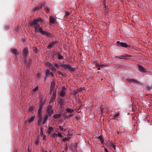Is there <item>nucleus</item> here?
<instances>
[{
  "instance_id": "obj_41",
  "label": "nucleus",
  "mask_w": 152,
  "mask_h": 152,
  "mask_svg": "<svg viewBox=\"0 0 152 152\" xmlns=\"http://www.w3.org/2000/svg\"><path fill=\"white\" fill-rule=\"evenodd\" d=\"M38 86H36L34 88L33 90V92H34L37 91L38 90Z\"/></svg>"
},
{
  "instance_id": "obj_9",
  "label": "nucleus",
  "mask_w": 152,
  "mask_h": 152,
  "mask_svg": "<svg viewBox=\"0 0 152 152\" xmlns=\"http://www.w3.org/2000/svg\"><path fill=\"white\" fill-rule=\"evenodd\" d=\"M44 3H42L40 5L36 7L34 9L32 10L33 12H34L37 10H39L40 9H41L43 7V5H44Z\"/></svg>"
},
{
  "instance_id": "obj_38",
  "label": "nucleus",
  "mask_w": 152,
  "mask_h": 152,
  "mask_svg": "<svg viewBox=\"0 0 152 152\" xmlns=\"http://www.w3.org/2000/svg\"><path fill=\"white\" fill-rule=\"evenodd\" d=\"M34 51L36 53H37V52L38 50L37 48L34 47L33 48Z\"/></svg>"
},
{
  "instance_id": "obj_13",
  "label": "nucleus",
  "mask_w": 152,
  "mask_h": 152,
  "mask_svg": "<svg viewBox=\"0 0 152 152\" xmlns=\"http://www.w3.org/2000/svg\"><path fill=\"white\" fill-rule=\"evenodd\" d=\"M70 134H69L68 136H67L66 137H65L64 138H63L62 139L61 138H59V139L60 140H62V141L64 142H65L66 141H68L70 139V136H71Z\"/></svg>"
},
{
  "instance_id": "obj_17",
  "label": "nucleus",
  "mask_w": 152,
  "mask_h": 152,
  "mask_svg": "<svg viewBox=\"0 0 152 152\" xmlns=\"http://www.w3.org/2000/svg\"><path fill=\"white\" fill-rule=\"evenodd\" d=\"M11 52L12 54H15V55H16L18 54V53L16 49L13 48L12 49Z\"/></svg>"
},
{
  "instance_id": "obj_45",
  "label": "nucleus",
  "mask_w": 152,
  "mask_h": 152,
  "mask_svg": "<svg viewBox=\"0 0 152 152\" xmlns=\"http://www.w3.org/2000/svg\"><path fill=\"white\" fill-rule=\"evenodd\" d=\"M58 75H61L62 76H64V74L63 73L60 71H58Z\"/></svg>"
},
{
  "instance_id": "obj_47",
  "label": "nucleus",
  "mask_w": 152,
  "mask_h": 152,
  "mask_svg": "<svg viewBox=\"0 0 152 152\" xmlns=\"http://www.w3.org/2000/svg\"><path fill=\"white\" fill-rule=\"evenodd\" d=\"M55 100V99L51 98L49 102V104L53 102Z\"/></svg>"
},
{
  "instance_id": "obj_48",
  "label": "nucleus",
  "mask_w": 152,
  "mask_h": 152,
  "mask_svg": "<svg viewBox=\"0 0 152 152\" xmlns=\"http://www.w3.org/2000/svg\"><path fill=\"white\" fill-rule=\"evenodd\" d=\"M43 137V139L44 140H46V136L45 134H43L42 135V136Z\"/></svg>"
},
{
  "instance_id": "obj_63",
  "label": "nucleus",
  "mask_w": 152,
  "mask_h": 152,
  "mask_svg": "<svg viewBox=\"0 0 152 152\" xmlns=\"http://www.w3.org/2000/svg\"><path fill=\"white\" fill-rule=\"evenodd\" d=\"M45 152H48L47 151H45Z\"/></svg>"
},
{
  "instance_id": "obj_55",
  "label": "nucleus",
  "mask_w": 152,
  "mask_h": 152,
  "mask_svg": "<svg viewBox=\"0 0 152 152\" xmlns=\"http://www.w3.org/2000/svg\"><path fill=\"white\" fill-rule=\"evenodd\" d=\"M104 150L105 152H109L107 149L106 148H104Z\"/></svg>"
},
{
  "instance_id": "obj_49",
  "label": "nucleus",
  "mask_w": 152,
  "mask_h": 152,
  "mask_svg": "<svg viewBox=\"0 0 152 152\" xmlns=\"http://www.w3.org/2000/svg\"><path fill=\"white\" fill-rule=\"evenodd\" d=\"M48 74H49L52 77H53L54 76L52 72H49V73Z\"/></svg>"
},
{
  "instance_id": "obj_26",
  "label": "nucleus",
  "mask_w": 152,
  "mask_h": 152,
  "mask_svg": "<svg viewBox=\"0 0 152 152\" xmlns=\"http://www.w3.org/2000/svg\"><path fill=\"white\" fill-rule=\"evenodd\" d=\"M43 7L45 10H46V11L48 12H49L50 9L48 7L45 6V4L44 5H43Z\"/></svg>"
},
{
  "instance_id": "obj_40",
  "label": "nucleus",
  "mask_w": 152,
  "mask_h": 152,
  "mask_svg": "<svg viewBox=\"0 0 152 152\" xmlns=\"http://www.w3.org/2000/svg\"><path fill=\"white\" fill-rule=\"evenodd\" d=\"M73 115V114H69V115L66 117L65 116V115H64V116L67 118H70V117H72Z\"/></svg>"
},
{
  "instance_id": "obj_43",
  "label": "nucleus",
  "mask_w": 152,
  "mask_h": 152,
  "mask_svg": "<svg viewBox=\"0 0 152 152\" xmlns=\"http://www.w3.org/2000/svg\"><path fill=\"white\" fill-rule=\"evenodd\" d=\"M120 115V113H116L115 115L113 116L114 118H116L118 116Z\"/></svg>"
},
{
  "instance_id": "obj_23",
  "label": "nucleus",
  "mask_w": 152,
  "mask_h": 152,
  "mask_svg": "<svg viewBox=\"0 0 152 152\" xmlns=\"http://www.w3.org/2000/svg\"><path fill=\"white\" fill-rule=\"evenodd\" d=\"M98 138L100 140L101 143H103L104 142V140L102 135H100L99 136Z\"/></svg>"
},
{
  "instance_id": "obj_39",
  "label": "nucleus",
  "mask_w": 152,
  "mask_h": 152,
  "mask_svg": "<svg viewBox=\"0 0 152 152\" xmlns=\"http://www.w3.org/2000/svg\"><path fill=\"white\" fill-rule=\"evenodd\" d=\"M57 134L56 133H53L51 134V136L53 137H55L56 136L57 137Z\"/></svg>"
},
{
  "instance_id": "obj_42",
  "label": "nucleus",
  "mask_w": 152,
  "mask_h": 152,
  "mask_svg": "<svg viewBox=\"0 0 152 152\" xmlns=\"http://www.w3.org/2000/svg\"><path fill=\"white\" fill-rule=\"evenodd\" d=\"M50 69L53 72H56V69L53 67V66L51 67Z\"/></svg>"
},
{
  "instance_id": "obj_1",
  "label": "nucleus",
  "mask_w": 152,
  "mask_h": 152,
  "mask_svg": "<svg viewBox=\"0 0 152 152\" xmlns=\"http://www.w3.org/2000/svg\"><path fill=\"white\" fill-rule=\"evenodd\" d=\"M43 20L39 17L34 20L30 24L31 26L34 27L35 29V31L36 32H40L43 35H45L46 37H52L53 35L50 32L43 30V28L42 27H40V24L39 22L42 23L43 22Z\"/></svg>"
},
{
  "instance_id": "obj_8",
  "label": "nucleus",
  "mask_w": 152,
  "mask_h": 152,
  "mask_svg": "<svg viewBox=\"0 0 152 152\" xmlns=\"http://www.w3.org/2000/svg\"><path fill=\"white\" fill-rule=\"evenodd\" d=\"M138 70L140 72L145 73L147 71L146 69L140 65H138Z\"/></svg>"
},
{
  "instance_id": "obj_59",
  "label": "nucleus",
  "mask_w": 152,
  "mask_h": 152,
  "mask_svg": "<svg viewBox=\"0 0 152 152\" xmlns=\"http://www.w3.org/2000/svg\"><path fill=\"white\" fill-rule=\"evenodd\" d=\"M117 132V134H121V132L120 131H118Z\"/></svg>"
},
{
  "instance_id": "obj_60",
  "label": "nucleus",
  "mask_w": 152,
  "mask_h": 152,
  "mask_svg": "<svg viewBox=\"0 0 152 152\" xmlns=\"http://www.w3.org/2000/svg\"><path fill=\"white\" fill-rule=\"evenodd\" d=\"M27 121H25V124H26V123H27Z\"/></svg>"
},
{
  "instance_id": "obj_3",
  "label": "nucleus",
  "mask_w": 152,
  "mask_h": 152,
  "mask_svg": "<svg viewBox=\"0 0 152 152\" xmlns=\"http://www.w3.org/2000/svg\"><path fill=\"white\" fill-rule=\"evenodd\" d=\"M52 106L51 105H49L48 106L47 109V114L49 117H50L53 113V110L52 109Z\"/></svg>"
},
{
  "instance_id": "obj_32",
  "label": "nucleus",
  "mask_w": 152,
  "mask_h": 152,
  "mask_svg": "<svg viewBox=\"0 0 152 152\" xmlns=\"http://www.w3.org/2000/svg\"><path fill=\"white\" fill-rule=\"evenodd\" d=\"M84 89V87H82L80 88L77 89V90L78 93L81 92Z\"/></svg>"
},
{
  "instance_id": "obj_29",
  "label": "nucleus",
  "mask_w": 152,
  "mask_h": 152,
  "mask_svg": "<svg viewBox=\"0 0 152 152\" xmlns=\"http://www.w3.org/2000/svg\"><path fill=\"white\" fill-rule=\"evenodd\" d=\"M35 118V116H33L31 117V118L28 120V122L29 123L32 122L34 119Z\"/></svg>"
},
{
  "instance_id": "obj_25",
  "label": "nucleus",
  "mask_w": 152,
  "mask_h": 152,
  "mask_svg": "<svg viewBox=\"0 0 152 152\" xmlns=\"http://www.w3.org/2000/svg\"><path fill=\"white\" fill-rule=\"evenodd\" d=\"M110 146L113 148L115 150L116 149V145L113 144L112 142H111L110 145Z\"/></svg>"
},
{
  "instance_id": "obj_57",
  "label": "nucleus",
  "mask_w": 152,
  "mask_h": 152,
  "mask_svg": "<svg viewBox=\"0 0 152 152\" xmlns=\"http://www.w3.org/2000/svg\"><path fill=\"white\" fill-rule=\"evenodd\" d=\"M104 7H105V8H107V6H106V2H104Z\"/></svg>"
},
{
  "instance_id": "obj_21",
  "label": "nucleus",
  "mask_w": 152,
  "mask_h": 152,
  "mask_svg": "<svg viewBox=\"0 0 152 152\" xmlns=\"http://www.w3.org/2000/svg\"><path fill=\"white\" fill-rule=\"evenodd\" d=\"M57 55L58 56V58L59 59L61 60L63 58V57L60 54V52H58L57 53Z\"/></svg>"
},
{
  "instance_id": "obj_52",
  "label": "nucleus",
  "mask_w": 152,
  "mask_h": 152,
  "mask_svg": "<svg viewBox=\"0 0 152 152\" xmlns=\"http://www.w3.org/2000/svg\"><path fill=\"white\" fill-rule=\"evenodd\" d=\"M39 102H44V101H43V99L42 98H41L40 99Z\"/></svg>"
},
{
  "instance_id": "obj_28",
  "label": "nucleus",
  "mask_w": 152,
  "mask_h": 152,
  "mask_svg": "<svg viewBox=\"0 0 152 152\" xmlns=\"http://www.w3.org/2000/svg\"><path fill=\"white\" fill-rule=\"evenodd\" d=\"M56 89H55V88H52V87H50V94H51L52 93V91H55Z\"/></svg>"
},
{
  "instance_id": "obj_15",
  "label": "nucleus",
  "mask_w": 152,
  "mask_h": 152,
  "mask_svg": "<svg viewBox=\"0 0 152 152\" xmlns=\"http://www.w3.org/2000/svg\"><path fill=\"white\" fill-rule=\"evenodd\" d=\"M66 89L65 88L63 87L62 88V90L60 93V95L62 97H63L65 95V92L64 91Z\"/></svg>"
},
{
  "instance_id": "obj_62",
  "label": "nucleus",
  "mask_w": 152,
  "mask_h": 152,
  "mask_svg": "<svg viewBox=\"0 0 152 152\" xmlns=\"http://www.w3.org/2000/svg\"><path fill=\"white\" fill-rule=\"evenodd\" d=\"M67 148H66V149H65V150H67Z\"/></svg>"
},
{
  "instance_id": "obj_4",
  "label": "nucleus",
  "mask_w": 152,
  "mask_h": 152,
  "mask_svg": "<svg viewBox=\"0 0 152 152\" xmlns=\"http://www.w3.org/2000/svg\"><path fill=\"white\" fill-rule=\"evenodd\" d=\"M132 56L131 55H128L127 54H125L124 55L119 56H116L115 57L117 58H118L120 59H128V57H132Z\"/></svg>"
},
{
  "instance_id": "obj_34",
  "label": "nucleus",
  "mask_w": 152,
  "mask_h": 152,
  "mask_svg": "<svg viewBox=\"0 0 152 152\" xmlns=\"http://www.w3.org/2000/svg\"><path fill=\"white\" fill-rule=\"evenodd\" d=\"M35 145H39V141L38 139H35Z\"/></svg>"
},
{
  "instance_id": "obj_11",
  "label": "nucleus",
  "mask_w": 152,
  "mask_h": 152,
  "mask_svg": "<svg viewBox=\"0 0 152 152\" xmlns=\"http://www.w3.org/2000/svg\"><path fill=\"white\" fill-rule=\"evenodd\" d=\"M23 56L25 57H26L27 56V55L29 53L28 50L27 48H25L23 49Z\"/></svg>"
},
{
  "instance_id": "obj_46",
  "label": "nucleus",
  "mask_w": 152,
  "mask_h": 152,
  "mask_svg": "<svg viewBox=\"0 0 152 152\" xmlns=\"http://www.w3.org/2000/svg\"><path fill=\"white\" fill-rule=\"evenodd\" d=\"M73 94H77L78 93V91H77V90H74L73 91Z\"/></svg>"
},
{
  "instance_id": "obj_16",
  "label": "nucleus",
  "mask_w": 152,
  "mask_h": 152,
  "mask_svg": "<svg viewBox=\"0 0 152 152\" xmlns=\"http://www.w3.org/2000/svg\"><path fill=\"white\" fill-rule=\"evenodd\" d=\"M54 131V129L52 126H50L48 127L47 132L48 133L50 134L52 132Z\"/></svg>"
},
{
  "instance_id": "obj_61",
  "label": "nucleus",
  "mask_w": 152,
  "mask_h": 152,
  "mask_svg": "<svg viewBox=\"0 0 152 152\" xmlns=\"http://www.w3.org/2000/svg\"><path fill=\"white\" fill-rule=\"evenodd\" d=\"M67 15H69V12H67Z\"/></svg>"
},
{
  "instance_id": "obj_5",
  "label": "nucleus",
  "mask_w": 152,
  "mask_h": 152,
  "mask_svg": "<svg viewBox=\"0 0 152 152\" xmlns=\"http://www.w3.org/2000/svg\"><path fill=\"white\" fill-rule=\"evenodd\" d=\"M58 41L57 40H56L54 41H53L52 42L50 43L47 46V48L48 49H51L53 46H54L55 44L58 43Z\"/></svg>"
},
{
  "instance_id": "obj_56",
  "label": "nucleus",
  "mask_w": 152,
  "mask_h": 152,
  "mask_svg": "<svg viewBox=\"0 0 152 152\" xmlns=\"http://www.w3.org/2000/svg\"><path fill=\"white\" fill-rule=\"evenodd\" d=\"M46 121H46V120L45 121V120H44L43 121V122H42L43 124H45V123H46Z\"/></svg>"
},
{
  "instance_id": "obj_50",
  "label": "nucleus",
  "mask_w": 152,
  "mask_h": 152,
  "mask_svg": "<svg viewBox=\"0 0 152 152\" xmlns=\"http://www.w3.org/2000/svg\"><path fill=\"white\" fill-rule=\"evenodd\" d=\"M59 128L61 130H63L64 129V128L61 126H59Z\"/></svg>"
},
{
  "instance_id": "obj_33",
  "label": "nucleus",
  "mask_w": 152,
  "mask_h": 152,
  "mask_svg": "<svg viewBox=\"0 0 152 152\" xmlns=\"http://www.w3.org/2000/svg\"><path fill=\"white\" fill-rule=\"evenodd\" d=\"M59 104L62 105L63 104H64V100L63 99H61L59 102Z\"/></svg>"
},
{
  "instance_id": "obj_36",
  "label": "nucleus",
  "mask_w": 152,
  "mask_h": 152,
  "mask_svg": "<svg viewBox=\"0 0 152 152\" xmlns=\"http://www.w3.org/2000/svg\"><path fill=\"white\" fill-rule=\"evenodd\" d=\"M42 107H39V108L38 110V114H42L41 112L42 111Z\"/></svg>"
},
{
  "instance_id": "obj_44",
  "label": "nucleus",
  "mask_w": 152,
  "mask_h": 152,
  "mask_svg": "<svg viewBox=\"0 0 152 152\" xmlns=\"http://www.w3.org/2000/svg\"><path fill=\"white\" fill-rule=\"evenodd\" d=\"M34 110V107L33 106H31L29 109V111L30 112Z\"/></svg>"
},
{
  "instance_id": "obj_31",
  "label": "nucleus",
  "mask_w": 152,
  "mask_h": 152,
  "mask_svg": "<svg viewBox=\"0 0 152 152\" xmlns=\"http://www.w3.org/2000/svg\"><path fill=\"white\" fill-rule=\"evenodd\" d=\"M48 117H49V115H48V114H45V116L44 117V120L46 121H47V120L48 119Z\"/></svg>"
},
{
  "instance_id": "obj_24",
  "label": "nucleus",
  "mask_w": 152,
  "mask_h": 152,
  "mask_svg": "<svg viewBox=\"0 0 152 152\" xmlns=\"http://www.w3.org/2000/svg\"><path fill=\"white\" fill-rule=\"evenodd\" d=\"M49 73V70L48 69H47L46 70L45 76V80L48 77V75Z\"/></svg>"
},
{
  "instance_id": "obj_18",
  "label": "nucleus",
  "mask_w": 152,
  "mask_h": 152,
  "mask_svg": "<svg viewBox=\"0 0 152 152\" xmlns=\"http://www.w3.org/2000/svg\"><path fill=\"white\" fill-rule=\"evenodd\" d=\"M61 115V113L58 114L54 115L53 117L55 119H57L59 118Z\"/></svg>"
},
{
  "instance_id": "obj_27",
  "label": "nucleus",
  "mask_w": 152,
  "mask_h": 152,
  "mask_svg": "<svg viewBox=\"0 0 152 152\" xmlns=\"http://www.w3.org/2000/svg\"><path fill=\"white\" fill-rule=\"evenodd\" d=\"M55 85V83L54 80H53L51 82V86L50 87L52 88H55L54 86Z\"/></svg>"
},
{
  "instance_id": "obj_64",
  "label": "nucleus",
  "mask_w": 152,
  "mask_h": 152,
  "mask_svg": "<svg viewBox=\"0 0 152 152\" xmlns=\"http://www.w3.org/2000/svg\"><path fill=\"white\" fill-rule=\"evenodd\" d=\"M50 152H51V151H50Z\"/></svg>"
},
{
  "instance_id": "obj_14",
  "label": "nucleus",
  "mask_w": 152,
  "mask_h": 152,
  "mask_svg": "<svg viewBox=\"0 0 152 152\" xmlns=\"http://www.w3.org/2000/svg\"><path fill=\"white\" fill-rule=\"evenodd\" d=\"M55 22V18L52 16H50L49 18V23L50 25L53 24Z\"/></svg>"
},
{
  "instance_id": "obj_12",
  "label": "nucleus",
  "mask_w": 152,
  "mask_h": 152,
  "mask_svg": "<svg viewBox=\"0 0 152 152\" xmlns=\"http://www.w3.org/2000/svg\"><path fill=\"white\" fill-rule=\"evenodd\" d=\"M25 64L28 67H30V65L32 64V60L30 59L28 61L26 59L24 60Z\"/></svg>"
},
{
  "instance_id": "obj_30",
  "label": "nucleus",
  "mask_w": 152,
  "mask_h": 152,
  "mask_svg": "<svg viewBox=\"0 0 152 152\" xmlns=\"http://www.w3.org/2000/svg\"><path fill=\"white\" fill-rule=\"evenodd\" d=\"M45 100L44 101V102H39V107H42L43 105L45 104Z\"/></svg>"
},
{
  "instance_id": "obj_58",
  "label": "nucleus",
  "mask_w": 152,
  "mask_h": 152,
  "mask_svg": "<svg viewBox=\"0 0 152 152\" xmlns=\"http://www.w3.org/2000/svg\"><path fill=\"white\" fill-rule=\"evenodd\" d=\"M18 27L16 28L15 31H16L17 32H18Z\"/></svg>"
},
{
  "instance_id": "obj_7",
  "label": "nucleus",
  "mask_w": 152,
  "mask_h": 152,
  "mask_svg": "<svg viewBox=\"0 0 152 152\" xmlns=\"http://www.w3.org/2000/svg\"><path fill=\"white\" fill-rule=\"evenodd\" d=\"M117 43V45L119 47L126 48L128 46V45L125 42H120L119 41H118Z\"/></svg>"
},
{
  "instance_id": "obj_53",
  "label": "nucleus",
  "mask_w": 152,
  "mask_h": 152,
  "mask_svg": "<svg viewBox=\"0 0 152 152\" xmlns=\"http://www.w3.org/2000/svg\"><path fill=\"white\" fill-rule=\"evenodd\" d=\"M5 29L6 30H8L9 29V27L8 26H6L5 27Z\"/></svg>"
},
{
  "instance_id": "obj_6",
  "label": "nucleus",
  "mask_w": 152,
  "mask_h": 152,
  "mask_svg": "<svg viewBox=\"0 0 152 152\" xmlns=\"http://www.w3.org/2000/svg\"><path fill=\"white\" fill-rule=\"evenodd\" d=\"M127 80L130 83H133L137 85H139L140 83L138 81L135 79L128 78Z\"/></svg>"
},
{
  "instance_id": "obj_19",
  "label": "nucleus",
  "mask_w": 152,
  "mask_h": 152,
  "mask_svg": "<svg viewBox=\"0 0 152 152\" xmlns=\"http://www.w3.org/2000/svg\"><path fill=\"white\" fill-rule=\"evenodd\" d=\"M56 90H55L54 92L53 93L51 98L53 99H56Z\"/></svg>"
},
{
  "instance_id": "obj_37",
  "label": "nucleus",
  "mask_w": 152,
  "mask_h": 152,
  "mask_svg": "<svg viewBox=\"0 0 152 152\" xmlns=\"http://www.w3.org/2000/svg\"><path fill=\"white\" fill-rule=\"evenodd\" d=\"M57 137H59L60 138H62L63 137L62 134L60 132H58V133L57 134Z\"/></svg>"
},
{
  "instance_id": "obj_2",
  "label": "nucleus",
  "mask_w": 152,
  "mask_h": 152,
  "mask_svg": "<svg viewBox=\"0 0 152 152\" xmlns=\"http://www.w3.org/2000/svg\"><path fill=\"white\" fill-rule=\"evenodd\" d=\"M53 64L57 69L61 67L63 69H68L69 71L71 72L75 71L76 69L75 67H72V66L68 64H60V65H59L57 63H54Z\"/></svg>"
},
{
  "instance_id": "obj_51",
  "label": "nucleus",
  "mask_w": 152,
  "mask_h": 152,
  "mask_svg": "<svg viewBox=\"0 0 152 152\" xmlns=\"http://www.w3.org/2000/svg\"><path fill=\"white\" fill-rule=\"evenodd\" d=\"M100 109L101 110V113H102L103 111V108H102V107H101L100 108Z\"/></svg>"
},
{
  "instance_id": "obj_22",
  "label": "nucleus",
  "mask_w": 152,
  "mask_h": 152,
  "mask_svg": "<svg viewBox=\"0 0 152 152\" xmlns=\"http://www.w3.org/2000/svg\"><path fill=\"white\" fill-rule=\"evenodd\" d=\"M66 111L67 113H72L73 112L74 110L71 108H67L66 109Z\"/></svg>"
},
{
  "instance_id": "obj_10",
  "label": "nucleus",
  "mask_w": 152,
  "mask_h": 152,
  "mask_svg": "<svg viewBox=\"0 0 152 152\" xmlns=\"http://www.w3.org/2000/svg\"><path fill=\"white\" fill-rule=\"evenodd\" d=\"M38 124L39 126L41 125L42 119V114H38Z\"/></svg>"
},
{
  "instance_id": "obj_20",
  "label": "nucleus",
  "mask_w": 152,
  "mask_h": 152,
  "mask_svg": "<svg viewBox=\"0 0 152 152\" xmlns=\"http://www.w3.org/2000/svg\"><path fill=\"white\" fill-rule=\"evenodd\" d=\"M45 64L46 66L49 67L50 68L53 66V65L49 62H47L45 63Z\"/></svg>"
},
{
  "instance_id": "obj_54",
  "label": "nucleus",
  "mask_w": 152,
  "mask_h": 152,
  "mask_svg": "<svg viewBox=\"0 0 152 152\" xmlns=\"http://www.w3.org/2000/svg\"><path fill=\"white\" fill-rule=\"evenodd\" d=\"M147 88L148 89V90H150L152 89V87L150 86H148L147 87Z\"/></svg>"
},
{
  "instance_id": "obj_35",
  "label": "nucleus",
  "mask_w": 152,
  "mask_h": 152,
  "mask_svg": "<svg viewBox=\"0 0 152 152\" xmlns=\"http://www.w3.org/2000/svg\"><path fill=\"white\" fill-rule=\"evenodd\" d=\"M43 128L42 127L40 128V135L41 136H42V135L44 134L43 133Z\"/></svg>"
}]
</instances>
